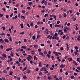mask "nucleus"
<instances>
[{
  "label": "nucleus",
  "mask_w": 80,
  "mask_h": 80,
  "mask_svg": "<svg viewBox=\"0 0 80 80\" xmlns=\"http://www.w3.org/2000/svg\"><path fill=\"white\" fill-rule=\"evenodd\" d=\"M38 52H41V49H38Z\"/></svg>",
  "instance_id": "338daca9"
},
{
  "label": "nucleus",
  "mask_w": 80,
  "mask_h": 80,
  "mask_svg": "<svg viewBox=\"0 0 80 80\" xmlns=\"http://www.w3.org/2000/svg\"><path fill=\"white\" fill-rule=\"evenodd\" d=\"M33 22H32L30 23V25L31 27H33Z\"/></svg>",
  "instance_id": "9d476101"
},
{
  "label": "nucleus",
  "mask_w": 80,
  "mask_h": 80,
  "mask_svg": "<svg viewBox=\"0 0 80 80\" xmlns=\"http://www.w3.org/2000/svg\"><path fill=\"white\" fill-rule=\"evenodd\" d=\"M4 42V40L3 38H1L0 39V43H3Z\"/></svg>",
  "instance_id": "7ed1b4c3"
},
{
  "label": "nucleus",
  "mask_w": 80,
  "mask_h": 80,
  "mask_svg": "<svg viewBox=\"0 0 80 80\" xmlns=\"http://www.w3.org/2000/svg\"><path fill=\"white\" fill-rule=\"evenodd\" d=\"M9 17L8 16V15H6V18H8Z\"/></svg>",
  "instance_id": "0e129e2a"
},
{
  "label": "nucleus",
  "mask_w": 80,
  "mask_h": 80,
  "mask_svg": "<svg viewBox=\"0 0 80 80\" xmlns=\"http://www.w3.org/2000/svg\"><path fill=\"white\" fill-rule=\"evenodd\" d=\"M59 18H62V15H61V14H60L59 15Z\"/></svg>",
  "instance_id": "e2e57ef3"
},
{
  "label": "nucleus",
  "mask_w": 80,
  "mask_h": 80,
  "mask_svg": "<svg viewBox=\"0 0 80 80\" xmlns=\"http://www.w3.org/2000/svg\"><path fill=\"white\" fill-rule=\"evenodd\" d=\"M21 18H22V19L23 20H25V17L24 16H21Z\"/></svg>",
  "instance_id": "6ab92c4d"
},
{
  "label": "nucleus",
  "mask_w": 80,
  "mask_h": 80,
  "mask_svg": "<svg viewBox=\"0 0 80 80\" xmlns=\"http://www.w3.org/2000/svg\"><path fill=\"white\" fill-rule=\"evenodd\" d=\"M66 37V36L65 35H64L62 37V39H65V38Z\"/></svg>",
  "instance_id": "e433bc0d"
},
{
  "label": "nucleus",
  "mask_w": 80,
  "mask_h": 80,
  "mask_svg": "<svg viewBox=\"0 0 80 80\" xmlns=\"http://www.w3.org/2000/svg\"><path fill=\"white\" fill-rule=\"evenodd\" d=\"M12 47H10L9 48H8L7 49H6V52H8L9 51H12Z\"/></svg>",
  "instance_id": "f257e3e1"
},
{
  "label": "nucleus",
  "mask_w": 80,
  "mask_h": 80,
  "mask_svg": "<svg viewBox=\"0 0 80 80\" xmlns=\"http://www.w3.org/2000/svg\"><path fill=\"white\" fill-rule=\"evenodd\" d=\"M64 28H65V29H66L67 30H70V28H67L66 27H64Z\"/></svg>",
  "instance_id": "2f4dec72"
},
{
  "label": "nucleus",
  "mask_w": 80,
  "mask_h": 80,
  "mask_svg": "<svg viewBox=\"0 0 80 80\" xmlns=\"http://www.w3.org/2000/svg\"><path fill=\"white\" fill-rule=\"evenodd\" d=\"M1 49H3V46L2 45H1L0 46Z\"/></svg>",
  "instance_id": "c756f323"
},
{
  "label": "nucleus",
  "mask_w": 80,
  "mask_h": 80,
  "mask_svg": "<svg viewBox=\"0 0 80 80\" xmlns=\"http://www.w3.org/2000/svg\"><path fill=\"white\" fill-rule=\"evenodd\" d=\"M44 4H45V5H47V2L46 1H45L44 2Z\"/></svg>",
  "instance_id": "052dcab7"
},
{
  "label": "nucleus",
  "mask_w": 80,
  "mask_h": 80,
  "mask_svg": "<svg viewBox=\"0 0 80 80\" xmlns=\"http://www.w3.org/2000/svg\"><path fill=\"white\" fill-rule=\"evenodd\" d=\"M60 50H61L62 51V50H63V47H61L60 48Z\"/></svg>",
  "instance_id": "603ef678"
},
{
  "label": "nucleus",
  "mask_w": 80,
  "mask_h": 80,
  "mask_svg": "<svg viewBox=\"0 0 80 80\" xmlns=\"http://www.w3.org/2000/svg\"><path fill=\"white\" fill-rule=\"evenodd\" d=\"M75 50H78V47L76 46L74 47Z\"/></svg>",
  "instance_id": "49530a36"
},
{
  "label": "nucleus",
  "mask_w": 80,
  "mask_h": 80,
  "mask_svg": "<svg viewBox=\"0 0 80 80\" xmlns=\"http://www.w3.org/2000/svg\"><path fill=\"white\" fill-rule=\"evenodd\" d=\"M43 69L44 72H45L47 71V68L45 67H43Z\"/></svg>",
  "instance_id": "9b49d317"
},
{
  "label": "nucleus",
  "mask_w": 80,
  "mask_h": 80,
  "mask_svg": "<svg viewBox=\"0 0 80 80\" xmlns=\"http://www.w3.org/2000/svg\"><path fill=\"white\" fill-rule=\"evenodd\" d=\"M46 32H47V33H46L47 34H48V33H48V32H49V31H48V29H46Z\"/></svg>",
  "instance_id": "a211bd4d"
},
{
  "label": "nucleus",
  "mask_w": 80,
  "mask_h": 80,
  "mask_svg": "<svg viewBox=\"0 0 80 80\" xmlns=\"http://www.w3.org/2000/svg\"><path fill=\"white\" fill-rule=\"evenodd\" d=\"M27 59H28V61H30V60H31V58H30L28 57H27Z\"/></svg>",
  "instance_id": "cd10ccee"
},
{
  "label": "nucleus",
  "mask_w": 80,
  "mask_h": 80,
  "mask_svg": "<svg viewBox=\"0 0 80 80\" xmlns=\"http://www.w3.org/2000/svg\"><path fill=\"white\" fill-rule=\"evenodd\" d=\"M77 62L80 63V57L79 58H77Z\"/></svg>",
  "instance_id": "dca6fc26"
},
{
  "label": "nucleus",
  "mask_w": 80,
  "mask_h": 80,
  "mask_svg": "<svg viewBox=\"0 0 80 80\" xmlns=\"http://www.w3.org/2000/svg\"><path fill=\"white\" fill-rule=\"evenodd\" d=\"M48 14H46L45 15H44V17H48Z\"/></svg>",
  "instance_id": "ea45409f"
},
{
  "label": "nucleus",
  "mask_w": 80,
  "mask_h": 80,
  "mask_svg": "<svg viewBox=\"0 0 80 80\" xmlns=\"http://www.w3.org/2000/svg\"><path fill=\"white\" fill-rule=\"evenodd\" d=\"M30 63L31 64H32V63H33V61H32V60L30 61Z\"/></svg>",
  "instance_id": "69168bd1"
},
{
  "label": "nucleus",
  "mask_w": 80,
  "mask_h": 80,
  "mask_svg": "<svg viewBox=\"0 0 80 80\" xmlns=\"http://www.w3.org/2000/svg\"><path fill=\"white\" fill-rule=\"evenodd\" d=\"M71 78L72 80H74V79H75V77L73 75H72L71 76Z\"/></svg>",
  "instance_id": "f8f14e48"
},
{
  "label": "nucleus",
  "mask_w": 80,
  "mask_h": 80,
  "mask_svg": "<svg viewBox=\"0 0 80 80\" xmlns=\"http://www.w3.org/2000/svg\"><path fill=\"white\" fill-rule=\"evenodd\" d=\"M57 36H53V37L52 38V40H53V39H56V38H57Z\"/></svg>",
  "instance_id": "4468645a"
},
{
  "label": "nucleus",
  "mask_w": 80,
  "mask_h": 80,
  "mask_svg": "<svg viewBox=\"0 0 80 80\" xmlns=\"http://www.w3.org/2000/svg\"><path fill=\"white\" fill-rule=\"evenodd\" d=\"M24 33H25L24 32H21L20 33V34H21V35H23L24 34Z\"/></svg>",
  "instance_id": "37998d69"
},
{
  "label": "nucleus",
  "mask_w": 80,
  "mask_h": 80,
  "mask_svg": "<svg viewBox=\"0 0 80 80\" xmlns=\"http://www.w3.org/2000/svg\"><path fill=\"white\" fill-rule=\"evenodd\" d=\"M20 26H21V28H23V23L21 24Z\"/></svg>",
  "instance_id": "f3484780"
},
{
  "label": "nucleus",
  "mask_w": 80,
  "mask_h": 80,
  "mask_svg": "<svg viewBox=\"0 0 80 80\" xmlns=\"http://www.w3.org/2000/svg\"><path fill=\"white\" fill-rule=\"evenodd\" d=\"M21 48H23L24 49H26L27 48V46H22L21 47Z\"/></svg>",
  "instance_id": "6e6552de"
},
{
  "label": "nucleus",
  "mask_w": 80,
  "mask_h": 80,
  "mask_svg": "<svg viewBox=\"0 0 80 80\" xmlns=\"http://www.w3.org/2000/svg\"><path fill=\"white\" fill-rule=\"evenodd\" d=\"M11 53L10 54V56L11 57H13V54H14L13 52H11Z\"/></svg>",
  "instance_id": "aec40b11"
},
{
  "label": "nucleus",
  "mask_w": 80,
  "mask_h": 80,
  "mask_svg": "<svg viewBox=\"0 0 80 80\" xmlns=\"http://www.w3.org/2000/svg\"><path fill=\"white\" fill-rule=\"evenodd\" d=\"M32 38L33 40H35V36H32Z\"/></svg>",
  "instance_id": "c85d7f7f"
},
{
  "label": "nucleus",
  "mask_w": 80,
  "mask_h": 80,
  "mask_svg": "<svg viewBox=\"0 0 80 80\" xmlns=\"http://www.w3.org/2000/svg\"><path fill=\"white\" fill-rule=\"evenodd\" d=\"M4 40L5 42H6V43H8V42H9L8 39L7 38L4 39Z\"/></svg>",
  "instance_id": "39448f33"
},
{
  "label": "nucleus",
  "mask_w": 80,
  "mask_h": 80,
  "mask_svg": "<svg viewBox=\"0 0 80 80\" xmlns=\"http://www.w3.org/2000/svg\"><path fill=\"white\" fill-rule=\"evenodd\" d=\"M45 0H42V1L41 2L42 4H43V3H44V2H45Z\"/></svg>",
  "instance_id": "3c124183"
},
{
  "label": "nucleus",
  "mask_w": 80,
  "mask_h": 80,
  "mask_svg": "<svg viewBox=\"0 0 80 80\" xmlns=\"http://www.w3.org/2000/svg\"><path fill=\"white\" fill-rule=\"evenodd\" d=\"M34 48H37L38 47V45H35L34 46Z\"/></svg>",
  "instance_id": "8fccbe9b"
},
{
  "label": "nucleus",
  "mask_w": 80,
  "mask_h": 80,
  "mask_svg": "<svg viewBox=\"0 0 80 80\" xmlns=\"http://www.w3.org/2000/svg\"><path fill=\"white\" fill-rule=\"evenodd\" d=\"M47 57H48V58H50V55L48 54L46 55Z\"/></svg>",
  "instance_id": "5701e85b"
},
{
  "label": "nucleus",
  "mask_w": 80,
  "mask_h": 80,
  "mask_svg": "<svg viewBox=\"0 0 80 80\" xmlns=\"http://www.w3.org/2000/svg\"><path fill=\"white\" fill-rule=\"evenodd\" d=\"M39 55H41L42 56H43V55H43V53L42 52H40L39 53Z\"/></svg>",
  "instance_id": "ddd939ff"
},
{
  "label": "nucleus",
  "mask_w": 80,
  "mask_h": 80,
  "mask_svg": "<svg viewBox=\"0 0 80 80\" xmlns=\"http://www.w3.org/2000/svg\"><path fill=\"white\" fill-rule=\"evenodd\" d=\"M77 40H78V41H80V35H79L78 36Z\"/></svg>",
  "instance_id": "0eeeda50"
},
{
  "label": "nucleus",
  "mask_w": 80,
  "mask_h": 80,
  "mask_svg": "<svg viewBox=\"0 0 80 80\" xmlns=\"http://www.w3.org/2000/svg\"><path fill=\"white\" fill-rule=\"evenodd\" d=\"M69 38H70L69 37V36H67L66 37L67 40H69Z\"/></svg>",
  "instance_id": "6e6d98bb"
},
{
  "label": "nucleus",
  "mask_w": 80,
  "mask_h": 80,
  "mask_svg": "<svg viewBox=\"0 0 80 80\" xmlns=\"http://www.w3.org/2000/svg\"><path fill=\"white\" fill-rule=\"evenodd\" d=\"M55 27H59V28H61V26L59 25L55 24Z\"/></svg>",
  "instance_id": "423d86ee"
},
{
  "label": "nucleus",
  "mask_w": 80,
  "mask_h": 80,
  "mask_svg": "<svg viewBox=\"0 0 80 80\" xmlns=\"http://www.w3.org/2000/svg\"><path fill=\"white\" fill-rule=\"evenodd\" d=\"M39 75H42V72H39Z\"/></svg>",
  "instance_id": "680f3d73"
},
{
  "label": "nucleus",
  "mask_w": 80,
  "mask_h": 80,
  "mask_svg": "<svg viewBox=\"0 0 80 80\" xmlns=\"http://www.w3.org/2000/svg\"><path fill=\"white\" fill-rule=\"evenodd\" d=\"M68 60H69V61H72V58H68Z\"/></svg>",
  "instance_id": "473e14b6"
},
{
  "label": "nucleus",
  "mask_w": 80,
  "mask_h": 80,
  "mask_svg": "<svg viewBox=\"0 0 80 80\" xmlns=\"http://www.w3.org/2000/svg\"><path fill=\"white\" fill-rule=\"evenodd\" d=\"M69 12H70V13L71 14L73 12V11H72L71 10H69Z\"/></svg>",
  "instance_id": "4c0bfd02"
},
{
  "label": "nucleus",
  "mask_w": 80,
  "mask_h": 80,
  "mask_svg": "<svg viewBox=\"0 0 80 80\" xmlns=\"http://www.w3.org/2000/svg\"><path fill=\"white\" fill-rule=\"evenodd\" d=\"M28 5H32V2H29L28 3Z\"/></svg>",
  "instance_id": "72a5a7b5"
},
{
  "label": "nucleus",
  "mask_w": 80,
  "mask_h": 80,
  "mask_svg": "<svg viewBox=\"0 0 80 80\" xmlns=\"http://www.w3.org/2000/svg\"><path fill=\"white\" fill-rule=\"evenodd\" d=\"M15 54H16V56H17V57H20V55H19L18 54V53L16 52Z\"/></svg>",
  "instance_id": "a19ab883"
},
{
  "label": "nucleus",
  "mask_w": 80,
  "mask_h": 80,
  "mask_svg": "<svg viewBox=\"0 0 80 80\" xmlns=\"http://www.w3.org/2000/svg\"><path fill=\"white\" fill-rule=\"evenodd\" d=\"M39 67H41V66L42 65V62H40L39 63Z\"/></svg>",
  "instance_id": "c9c22d12"
},
{
  "label": "nucleus",
  "mask_w": 80,
  "mask_h": 80,
  "mask_svg": "<svg viewBox=\"0 0 80 80\" xmlns=\"http://www.w3.org/2000/svg\"><path fill=\"white\" fill-rule=\"evenodd\" d=\"M13 13H11L10 15V18L12 17V16H13Z\"/></svg>",
  "instance_id": "864d4df0"
},
{
  "label": "nucleus",
  "mask_w": 80,
  "mask_h": 80,
  "mask_svg": "<svg viewBox=\"0 0 80 80\" xmlns=\"http://www.w3.org/2000/svg\"><path fill=\"white\" fill-rule=\"evenodd\" d=\"M13 72H12V71H11L9 72V75H12V74H13Z\"/></svg>",
  "instance_id": "4be33fe9"
},
{
  "label": "nucleus",
  "mask_w": 80,
  "mask_h": 80,
  "mask_svg": "<svg viewBox=\"0 0 80 80\" xmlns=\"http://www.w3.org/2000/svg\"><path fill=\"white\" fill-rule=\"evenodd\" d=\"M47 43H50V41L49 40L47 42Z\"/></svg>",
  "instance_id": "774afa93"
},
{
  "label": "nucleus",
  "mask_w": 80,
  "mask_h": 80,
  "mask_svg": "<svg viewBox=\"0 0 80 80\" xmlns=\"http://www.w3.org/2000/svg\"><path fill=\"white\" fill-rule=\"evenodd\" d=\"M23 78V79H26V78H27V76H26V75H25L24 76H23L22 77Z\"/></svg>",
  "instance_id": "a878e982"
},
{
  "label": "nucleus",
  "mask_w": 80,
  "mask_h": 80,
  "mask_svg": "<svg viewBox=\"0 0 80 80\" xmlns=\"http://www.w3.org/2000/svg\"><path fill=\"white\" fill-rule=\"evenodd\" d=\"M2 56L4 58H6L7 57V55H6V54L5 53H2Z\"/></svg>",
  "instance_id": "f03ea898"
},
{
  "label": "nucleus",
  "mask_w": 80,
  "mask_h": 80,
  "mask_svg": "<svg viewBox=\"0 0 80 80\" xmlns=\"http://www.w3.org/2000/svg\"><path fill=\"white\" fill-rule=\"evenodd\" d=\"M51 58L52 60H53V58H54V57L53 56H51Z\"/></svg>",
  "instance_id": "4d7b16f0"
},
{
  "label": "nucleus",
  "mask_w": 80,
  "mask_h": 80,
  "mask_svg": "<svg viewBox=\"0 0 80 80\" xmlns=\"http://www.w3.org/2000/svg\"><path fill=\"white\" fill-rule=\"evenodd\" d=\"M44 72V73H45L46 74L47 73H48V72L47 71H45Z\"/></svg>",
  "instance_id": "5fc2aeb1"
},
{
  "label": "nucleus",
  "mask_w": 80,
  "mask_h": 80,
  "mask_svg": "<svg viewBox=\"0 0 80 80\" xmlns=\"http://www.w3.org/2000/svg\"><path fill=\"white\" fill-rule=\"evenodd\" d=\"M2 10H3V11H5V10H6V9H5V8H2Z\"/></svg>",
  "instance_id": "c03bdc74"
},
{
  "label": "nucleus",
  "mask_w": 80,
  "mask_h": 80,
  "mask_svg": "<svg viewBox=\"0 0 80 80\" xmlns=\"http://www.w3.org/2000/svg\"><path fill=\"white\" fill-rule=\"evenodd\" d=\"M60 67L62 68H64L65 67V66L63 64H61L60 66Z\"/></svg>",
  "instance_id": "2eb2a0df"
},
{
  "label": "nucleus",
  "mask_w": 80,
  "mask_h": 80,
  "mask_svg": "<svg viewBox=\"0 0 80 80\" xmlns=\"http://www.w3.org/2000/svg\"><path fill=\"white\" fill-rule=\"evenodd\" d=\"M27 70V68L25 67L24 68L22 71H24V70Z\"/></svg>",
  "instance_id": "13d9d810"
},
{
  "label": "nucleus",
  "mask_w": 80,
  "mask_h": 80,
  "mask_svg": "<svg viewBox=\"0 0 80 80\" xmlns=\"http://www.w3.org/2000/svg\"><path fill=\"white\" fill-rule=\"evenodd\" d=\"M34 60H38V59L37 58V56H34Z\"/></svg>",
  "instance_id": "412c9836"
},
{
  "label": "nucleus",
  "mask_w": 80,
  "mask_h": 80,
  "mask_svg": "<svg viewBox=\"0 0 80 80\" xmlns=\"http://www.w3.org/2000/svg\"><path fill=\"white\" fill-rule=\"evenodd\" d=\"M3 73H7V72L6 70H3Z\"/></svg>",
  "instance_id": "79ce46f5"
},
{
  "label": "nucleus",
  "mask_w": 80,
  "mask_h": 80,
  "mask_svg": "<svg viewBox=\"0 0 80 80\" xmlns=\"http://www.w3.org/2000/svg\"><path fill=\"white\" fill-rule=\"evenodd\" d=\"M22 12L23 13H25V10H22Z\"/></svg>",
  "instance_id": "bf43d9fd"
},
{
  "label": "nucleus",
  "mask_w": 80,
  "mask_h": 80,
  "mask_svg": "<svg viewBox=\"0 0 80 80\" xmlns=\"http://www.w3.org/2000/svg\"><path fill=\"white\" fill-rule=\"evenodd\" d=\"M17 52H19V51L20 50V48H19L18 49H16V50Z\"/></svg>",
  "instance_id": "f704fd0d"
},
{
  "label": "nucleus",
  "mask_w": 80,
  "mask_h": 80,
  "mask_svg": "<svg viewBox=\"0 0 80 80\" xmlns=\"http://www.w3.org/2000/svg\"><path fill=\"white\" fill-rule=\"evenodd\" d=\"M73 63L74 64V65H78V64L77 63V62H76L75 61H73Z\"/></svg>",
  "instance_id": "1a4fd4ad"
},
{
  "label": "nucleus",
  "mask_w": 80,
  "mask_h": 80,
  "mask_svg": "<svg viewBox=\"0 0 80 80\" xmlns=\"http://www.w3.org/2000/svg\"><path fill=\"white\" fill-rule=\"evenodd\" d=\"M53 36H56V37H58V34L57 33V32H55V34Z\"/></svg>",
  "instance_id": "b1692460"
},
{
  "label": "nucleus",
  "mask_w": 80,
  "mask_h": 80,
  "mask_svg": "<svg viewBox=\"0 0 80 80\" xmlns=\"http://www.w3.org/2000/svg\"><path fill=\"white\" fill-rule=\"evenodd\" d=\"M70 49V48L69 47H67V51H68L69 50V49Z\"/></svg>",
  "instance_id": "09e8293b"
},
{
  "label": "nucleus",
  "mask_w": 80,
  "mask_h": 80,
  "mask_svg": "<svg viewBox=\"0 0 80 80\" xmlns=\"http://www.w3.org/2000/svg\"><path fill=\"white\" fill-rule=\"evenodd\" d=\"M0 58L2 60H5V58L3 57H3H0Z\"/></svg>",
  "instance_id": "bb28decb"
},
{
  "label": "nucleus",
  "mask_w": 80,
  "mask_h": 80,
  "mask_svg": "<svg viewBox=\"0 0 80 80\" xmlns=\"http://www.w3.org/2000/svg\"><path fill=\"white\" fill-rule=\"evenodd\" d=\"M53 17L54 18L55 20H57V18H56V16L54 15L53 16Z\"/></svg>",
  "instance_id": "a18cd8bd"
},
{
  "label": "nucleus",
  "mask_w": 80,
  "mask_h": 80,
  "mask_svg": "<svg viewBox=\"0 0 80 80\" xmlns=\"http://www.w3.org/2000/svg\"><path fill=\"white\" fill-rule=\"evenodd\" d=\"M48 80H51V77H50V76L48 77Z\"/></svg>",
  "instance_id": "58836bf2"
},
{
  "label": "nucleus",
  "mask_w": 80,
  "mask_h": 80,
  "mask_svg": "<svg viewBox=\"0 0 80 80\" xmlns=\"http://www.w3.org/2000/svg\"><path fill=\"white\" fill-rule=\"evenodd\" d=\"M53 54H55V56H58V52H53Z\"/></svg>",
  "instance_id": "20e7f679"
},
{
  "label": "nucleus",
  "mask_w": 80,
  "mask_h": 80,
  "mask_svg": "<svg viewBox=\"0 0 80 80\" xmlns=\"http://www.w3.org/2000/svg\"><path fill=\"white\" fill-rule=\"evenodd\" d=\"M68 30H66V29H64V32H65V33H67V32Z\"/></svg>",
  "instance_id": "7c9ffc66"
},
{
  "label": "nucleus",
  "mask_w": 80,
  "mask_h": 80,
  "mask_svg": "<svg viewBox=\"0 0 80 80\" xmlns=\"http://www.w3.org/2000/svg\"><path fill=\"white\" fill-rule=\"evenodd\" d=\"M63 17H67V14L64 13L63 14Z\"/></svg>",
  "instance_id": "393cba45"
},
{
  "label": "nucleus",
  "mask_w": 80,
  "mask_h": 80,
  "mask_svg": "<svg viewBox=\"0 0 80 80\" xmlns=\"http://www.w3.org/2000/svg\"><path fill=\"white\" fill-rule=\"evenodd\" d=\"M3 16V14H0V17H2Z\"/></svg>",
  "instance_id": "de8ad7c7"
}]
</instances>
